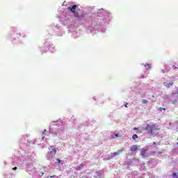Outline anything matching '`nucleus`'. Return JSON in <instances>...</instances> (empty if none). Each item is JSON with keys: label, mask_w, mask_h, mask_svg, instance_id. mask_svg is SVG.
Segmentation results:
<instances>
[{"label": "nucleus", "mask_w": 178, "mask_h": 178, "mask_svg": "<svg viewBox=\"0 0 178 178\" xmlns=\"http://www.w3.org/2000/svg\"><path fill=\"white\" fill-rule=\"evenodd\" d=\"M145 130L150 133V134L156 135L158 131H159V126H158V124H153L152 125H149V124H147Z\"/></svg>", "instance_id": "nucleus-1"}, {"label": "nucleus", "mask_w": 178, "mask_h": 178, "mask_svg": "<svg viewBox=\"0 0 178 178\" xmlns=\"http://www.w3.org/2000/svg\"><path fill=\"white\" fill-rule=\"evenodd\" d=\"M49 158L52 159V155H56V148L54 146H50L49 147V152H48Z\"/></svg>", "instance_id": "nucleus-2"}, {"label": "nucleus", "mask_w": 178, "mask_h": 178, "mask_svg": "<svg viewBox=\"0 0 178 178\" xmlns=\"http://www.w3.org/2000/svg\"><path fill=\"white\" fill-rule=\"evenodd\" d=\"M123 151H124V149H121L118 150V152L111 153V158H113V157L116 156V155H119L120 154H122V152H123Z\"/></svg>", "instance_id": "nucleus-3"}, {"label": "nucleus", "mask_w": 178, "mask_h": 178, "mask_svg": "<svg viewBox=\"0 0 178 178\" xmlns=\"http://www.w3.org/2000/svg\"><path fill=\"white\" fill-rule=\"evenodd\" d=\"M147 149H141L140 155L143 158H147Z\"/></svg>", "instance_id": "nucleus-4"}, {"label": "nucleus", "mask_w": 178, "mask_h": 178, "mask_svg": "<svg viewBox=\"0 0 178 178\" xmlns=\"http://www.w3.org/2000/svg\"><path fill=\"white\" fill-rule=\"evenodd\" d=\"M77 8V6L76 5H74L72 7H68L67 10H70V12H72V13H74L76 12V9Z\"/></svg>", "instance_id": "nucleus-5"}, {"label": "nucleus", "mask_w": 178, "mask_h": 178, "mask_svg": "<svg viewBox=\"0 0 178 178\" xmlns=\"http://www.w3.org/2000/svg\"><path fill=\"white\" fill-rule=\"evenodd\" d=\"M138 149V147L136 145H132V147L130 148V151L131 152H136Z\"/></svg>", "instance_id": "nucleus-6"}, {"label": "nucleus", "mask_w": 178, "mask_h": 178, "mask_svg": "<svg viewBox=\"0 0 178 178\" xmlns=\"http://www.w3.org/2000/svg\"><path fill=\"white\" fill-rule=\"evenodd\" d=\"M164 86L167 87V88H170L171 86H173V82H170L169 83H164Z\"/></svg>", "instance_id": "nucleus-7"}, {"label": "nucleus", "mask_w": 178, "mask_h": 178, "mask_svg": "<svg viewBox=\"0 0 178 178\" xmlns=\"http://www.w3.org/2000/svg\"><path fill=\"white\" fill-rule=\"evenodd\" d=\"M172 177L173 178H178L177 173H176V172H172Z\"/></svg>", "instance_id": "nucleus-8"}, {"label": "nucleus", "mask_w": 178, "mask_h": 178, "mask_svg": "<svg viewBox=\"0 0 178 178\" xmlns=\"http://www.w3.org/2000/svg\"><path fill=\"white\" fill-rule=\"evenodd\" d=\"M145 67H147L148 69H151V67H152L151 64L147 63L146 65H145Z\"/></svg>", "instance_id": "nucleus-9"}, {"label": "nucleus", "mask_w": 178, "mask_h": 178, "mask_svg": "<svg viewBox=\"0 0 178 178\" xmlns=\"http://www.w3.org/2000/svg\"><path fill=\"white\" fill-rule=\"evenodd\" d=\"M132 138H133V140H136V138H138V136L137 134H134L132 136Z\"/></svg>", "instance_id": "nucleus-10"}, {"label": "nucleus", "mask_w": 178, "mask_h": 178, "mask_svg": "<svg viewBox=\"0 0 178 178\" xmlns=\"http://www.w3.org/2000/svg\"><path fill=\"white\" fill-rule=\"evenodd\" d=\"M74 17H79V13H74Z\"/></svg>", "instance_id": "nucleus-11"}, {"label": "nucleus", "mask_w": 178, "mask_h": 178, "mask_svg": "<svg viewBox=\"0 0 178 178\" xmlns=\"http://www.w3.org/2000/svg\"><path fill=\"white\" fill-rule=\"evenodd\" d=\"M142 103H143V104H148V100H147V99H143V100L142 101Z\"/></svg>", "instance_id": "nucleus-12"}, {"label": "nucleus", "mask_w": 178, "mask_h": 178, "mask_svg": "<svg viewBox=\"0 0 178 178\" xmlns=\"http://www.w3.org/2000/svg\"><path fill=\"white\" fill-rule=\"evenodd\" d=\"M159 111H166V108L160 107V108H159Z\"/></svg>", "instance_id": "nucleus-13"}, {"label": "nucleus", "mask_w": 178, "mask_h": 178, "mask_svg": "<svg viewBox=\"0 0 178 178\" xmlns=\"http://www.w3.org/2000/svg\"><path fill=\"white\" fill-rule=\"evenodd\" d=\"M56 161H58V163H60V162H62V160L57 159Z\"/></svg>", "instance_id": "nucleus-14"}, {"label": "nucleus", "mask_w": 178, "mask_h": 178, "mask_svg": "<svg viewBox=\"0 0 178 178\" xmlns=\"http://www.w3.org/2000/svg\"><path fill=\"white\" fill-rule=\"evenodd\" d=\"M115 137H120V136H119V134H115Z\"/></svg>", "instance_id": "nucleus-15"}, {"label": "nucleus", "mask_w": 178, "mask_h": 178, "mask_svg": "<svg viewBox=\"0 0 178 178\" xmlns=\"http://www.w3.org/2000/svg\"><path fill=\"white\" fill-rule=\"evenodd\" d=\"M49 177H56V175H53V176H49V177H47V178H49Z\"/></svg>", "instance_id": "nucleus-16"}, {"label": "nucleus", "mask_w": 178, "mask_h": 178, "mask_svg": "<svg viewBox=\"0 0 178 178\" xmlns=\"http://www.w3.org/2000/svg\"><path fill=\"white\" fill-rule=\"evenodd\" d=\"M17 170V167H15L13 168V170Z\"/></svg>", "instance_id": "nucleus-17"}, {"label": "nucleus", "mask_w": 178, "mask_h": 178, "mask_svg": "<svg viewBox=\"0 0 178 178\" xmlns=\"http://www.w3.org/2000/svg\"><path fill=\"white\" fill-rule=\"evenodd\" d=\"M172 67H173V69H177V67H176V65H173Z\"/></svg>", "instance_id": "nucleus-18"}, {"label": "nucleus", "mask_w": 178, "mask_h": 178, "mask_svg": "<svg viewBox=\"0 0 178 178\" xmlns=\"http://www.w3.org/2000/svg\"><path fill=\"white\" fill-rule=\"evenodd\" d=\"M47 131V130H44V131H43V134H45V132Z\"/></svg>", "instance_id": "nucleus-19"}, {"label": "nucleus", "mask_w": 178, "mask_h": 178, "mask_svg": "<svg viewBox=\"0 0 178 178\" xmlns=\"http://www.w3.org/2000/svg\"><path fill=\"white\" fill-rule=\"evenodd\" d=\"M161 72H162L163 73H165V70H162Z\"/></svg>", "instance_id": "nucleus-20"}, {"label": "nucleus", "mask_w": 178, "mask_h": 178, "mask_svg": "<svg viewBox=\"0 0 178 178\" xmlns=\"http://www.w3.org/2000/svg\"><path fill=\"white\" fill-rule=\"evenodd\" d=\"M125 108H127V104H125Z\"/></svg>", "instance_id": "nucleus-21"}, {"label": "nucleus", "mask_w": 178, "mask_h": 178, "mask_svg": "<svg viewBox=\"0 0 178 178\" xmlns=\"http://www.w3.org/2000/svg\"><path fill=\"white\" fill-rule=\"evenodd\" d=\"M141 77H142V79H144V76L142 75Z\"/></svg>", "instance_id": "nucleus-22"}, {"label": "nucleus", "mask_w": 178, "mask_h": 178, "mask_svg": "<svg viewBox=\"0 0 178 178\" xmlns=\"http://www.w3.org/2000/svg\"><path fill=\"white\" fill-rule=\"evenodd\" d=\"M134 130H137V128H134Z\"/></svg>", "instance_id": "nucleus-23"}, {"label": "nucleus", "mask_w": 178, "mask_h": 178, "mask_svg": "<svg viewBox=\"0 0 178 178\" xmlns=\"http://www.w3.org/2000/svg\"><path fill=\"white\" fill-rule=\"evenodd\" d=\"M177 145H178V143H177Z\"/></svg>", "instance_id": "nucleus-24"}]
</instances>
